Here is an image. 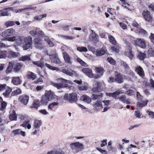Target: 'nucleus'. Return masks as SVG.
<instances>
[{
  "label": "nucleus",
  "mask_w": 154,
  "mask_h": 154,
  "mask_svg": "<svg viewBox=\"0 0 154 154\" xmlns=\"http://www.w3.org/2000/svg\"><path fill=\"white\" fill-rule=\"evenodd\" d=\"M75 61L79 63L82 66L84 65L85 64V63L79 57H77V58H75Z\"/></svg>",
  "instance_id": "5fc2aeb1"
},
{
  "label": "nucleus",
  "mask_w": 154,
  "mask_h": 154,
  "mask_svg": "<svg viewBox=\"0 0 154 154\" xmlns=\"http://www.w3.org/2000/svg\"><path fill=\"white\" fill-rule=\"evenodd\" d=\"M7 105V103L5 101L2 102L1 104V107H0V110L4 111Z\"/></svg>",
  "instance_id": "49530a36"
},
{
  "label": "nucleus",
  "mask_w": 154,
  "mask_h": 154,
  "mask_svg": "<svg viewBox=\"0 0 154 154\" xmlns=\"http://www.w3.org/2000/svg\"><path fill=\"white\" fill-rule=\"evenodd\" d=\"M136 71L140 76L142 78L144 77V72L141 67L139 66L138 67H137L136 68Z\"/></svg>",
  "instance_id": "a878e982"
},
{
  "label": "nucleus",
  "mask_w": 154,
  "mask_h": 154,
  "mask_svg": "<svg viewBox=\"0 0 154 154\" xmlns=\"http://www.w3.org/2000/svg\"><path fill=\"white\" fill-rule=\"evenodd\" d=\"M137 57L140 60H143L146 57V54L144 53L139 52L137 56Z\"/></svg>",
  "instance_id": "37998d69"
},
{
  "label": "nucleus",
  "mask_w": 154,
  "mask_h": 154,
  "mask_svg": "<svg viewBox=\"0 0 154 154\" xmlns=\"http://www.w3.org/2000/svg\"><path fill=\"white\" fill-rule=\"evenodd\" d=\"M137 32L140 34L145 35L147 33V32L144 29L138 28L137 29Z\"/></svg>",
  "instance_id": "de8ad7c7"
},
{
  "label": "nucleus",
  "mask_w": 154,
  "mask_h": 154,
  "mask_svg": "<svg viewBox=\"0 0 154 154\" xmlns=\"http://www.w3.org/2000/svg\"><path fill=\"white\" fill-rule=\"evenodd\" d=\"M21 93V90L19 88H17L15 90H14L12 92L11 95L12 96H14L20 94Z\"/></svg>",
  "instance_id": "c03bdc74"
},
{
  "label": "nucleus",
  "mask_w": 154,
  "mask_h": 154,
  "mask_svg": "<svg viewBox=\"0 0 154 154\" xmlns=\"http://www.w3.org/2000/svg\"><path fill=\"white\" fill-rule=\"evenodd\" d=\"M25 77L26 79L29 80H33L36 78V75L33 72L28 71L27 72Z\"/></svg>",
  "instance_id": "f3484780"
},
{
  "label": "nucleus",
  "mask_w": 154,
  "mask_h": 154,
  "mask_svg": "<svg viewBox=\"0 0 154 154\" xmlns=\"http://www.w3.org/2000/svg\"><path fill=\"white\" fill-rule=\"evenodd\" d=\"M70 147L75 153L81 151L84 149L83 145L79 142L72 143L70 145Z\"/></svg>",
  "instance_id": "39448f33"
},
{
  "label": "nucleus",
  "mask_w": 154,
  "mask_h": 154,
  "mask_svg": "<svg viewBox=\"0 0 154 154\" xmlns=\"http://www.w3.org/2000/svg\"><path fill=\"white\" fill-rule=\"evenodd\" d=\"M61 72L71 76H73L76 74V72L75 71L71 69L69 70L68 69H63L61 70Z\"/></svg>",
  "instance_id": "2eb2a0df"
},
{
  "label": "nucleus",
  "mask_w": 154,
  "mask_h": 154,
  "mask_svg": "<svg viewBox=\"0 0 154 154\" xmlns=\"http://www.w3.org/2000/svg\"><path fill=\"white\" fill-rule=\"evenodd\" d=\"M12 133L14 135H25V132L22 131L20 129L14 130Z\"/></svg>",
  "instance_id": "58836bf2"
},
{
  "label": "nucleus",
  "mask_w": 154,
  "mask_h": 154,
  "mask_svg": "<svg viewBox=\"0 0 154 154\" xmlns=\"http://www.w3.org/2000/svg\"><path fill=\"white\" fill-rule=\"evenodd\" d=\"M121 93L120 91H118L112 93H109L108 94V95L109 97H112L115 99H118L119 97L117 96L119 95Z\"/></svg>",
  "instance_id": "5701e85b"
},
{
  "label": "nucleus",
  "mask_w": 154,
  "mask_h": 154,
  "mask_svg": "<svg viewBox=\"0 0 154 154\" xmlns=\"http://www.w3.org/2000/svg\"><path fill=\"white\" fill-rule=\"evenodd\" d=\"M142 15L143 18L146 21L151 22L152 20V16L149 11L144 10L142 12Z\"/></svg>",
  "instance_id": "6e6552de"
},
{
  "label": "nucleus",
  "mask_w": 154,
  "mask_h": 154,
  "mask_svg": "<svg viewBox=\"0 0 154 154\" xmlns=\"http://www.w3.org/2000/svg\"><path fill=\"white\" fill-rule=\"evenodd\" d=\"M22 66L23 65L20 63H16L13 67L14 71L16 72H19Z\"/></svg>",
  "instance_id": "cd10ccee"
},
{
  "label": "nucleus",
  "mask_w": 154,
  "mask_h": 154,
  "mask_svg": "<svg viewBox=\"0 0 154 154\" xmlns=\"http://www.w3.org/2000/svg\"><path fill=\"white\" fill-rule=\"evenodd\" d=\"M43 43H40L35 46V47L37 49H42L44 47V46L43 45Z\"/></svg>",
  "instance_id": "13d9d810"
},
{
  "label": "nucleus",
  "mask_w": 154,
  "mask_h": 154,
  "mask_svg": "<svg viewBox=\"0 0 154 154\" xmlns=\"http://www.w3.org/2000/svg\"><path fill=\"white\" fill-rule=\"evenodd\" d=\"M136 97L138 100H142L143 98L142 96L139 92H137L136 94Z\"/></svg>",
  "instance_id": "4d7b16f0"
},
{
  "label": "nucleus",
  "mask_w": 154,
  "mask_h": 154,
  "mask_svg": "<svg viewBox=\"0 0 154 154\" xmlns=\"http://www.w3.org/2000/svg\"><path fill=\"white\" fill-rule=\"evenodd\" d=\"M45 95L48 97L49 100H52L55 98L54 97L55 96L54 94L53 91L51 90L49 91H46Z\"/></svg>",
  "instance_id": "6ab92c4d"
},
{
  "label": "nucleus",
  "mask_w": 154,
  "mask_h": 154,
  "mask_svg": "<svg viewBox=\"0 0 154 154\" xmlns=\"http://www.w3.org/2000/svg\"><path fill=\"white\" fill-rule=\"evenodd\" d=\"M121 65L124 67L125 72L128 73V74L132 77L134 76V73L131 70L129 67L125 62L122 61L121 62Z\"/></svg>",
  "instance_id": "1a4fd4ad"
},
{
  "label": "nucleus",
  "mask_w": 154,
  "mask_h": 154,
  "mask_svg": "<svg viewBox=\"0 0 154 154\" xmlns=\"http://www.w3.org/2000/svg\"><path fill=\"white\" fill-rule=\"evenodd\" d=\"M11 82L14 85H17L20 84L21 81L19 77H14L12 79Z\"/></svg>",
  "instance_id": "393cba45"
},
{
  "label": "nucleus",
  "mask_w": 154,
  "mask_h": 154,
  "mask_svg": "<svg viewBox=\"0 0 154 154\" xmlns=\"http://www.w3.org/2000/svg\"><path fill=\"white\" fill-rule=\"evenodd\" d=\"M40 102L39 100H35L34 101L31 108L37 109L40 106Z\"/></svg>",
  "instance_id": "473e14b6"
},
{
  "label": "nucleus",
  "mask_w": 154,
  "mask_h": 154,
  "mask_svg": "<svg viewBox=\"0 0 154 154\" xmlns=\"http://www.w3.org/2000/svg\"><path fill=\"white\" fill-rule=\"evenodd\" d=\"M8 15V14L7 11H3L2 10L0 11V17Z\"/></svg>",
  "instance_id": "052dcab7"
},
{
  "label": "nucleus",
  "mask_w": 154,
  "mask_h": 154,
  "mask_svg": "<svg viewBox=\"0 0 154 154\" xmlns=\"http://www.w3.org/2000/svg\"><path fill=\"white\" fill-rule=\"evenodd\" d=\"M33 42L34 46L40 43H43V41L42 39L38 37L34 38Z\"/></svg>",
  "instance_id": "a19ab883"
},
{
  "label": "nucleus",
  "mask_w": 154,
  "mask_h": 154,
  "mask_svg": "<svg viewBox=\"0 0 154 154\" xmlns=\"http://www.w3.org/2000/svg\"><path fill=\"white\" fill-rule=\"evenodd\" d=\"M44 76L43 75H41L39 78L37 79V80L34 82L35 83H37L40 82H42V78H43Z\"/></svg>",
  "instance_id": "69168bd1"
},
{
  "label": "nucleus",
  "mask_w": 154,
  "mask_h": 154,
  "mask_svg": "<svg viewBox=\"0 0 154 154\" xmlns=\"http://www.w3.org/2000/svg\"><path fill=\"white\" fill-rule=\"evenodd\" d=\"M149 38L151 41L154 44V34L151 33V35L149 36Z\"/></svg>",
  "instance_id": "774afa93"
},
{
  "label": "nucleus",
  "mask_w": 154,
  "mask_h": 154,
  "mask_svg": "<svg viewBox=\"0 0 154 154\" xmlns=\"http://www.w3.org/2000/svg\"><path fill=\"white\" fill-rule=\"evenodd\" d=\"M15 24L17 25H19L20 24V23L19 21H16L14 22L13 21H7L5 22V26L8 27L9 26H11L14 25Z\"/></svg>",
  "instance_id": "4be33fe9"
},
{
  "label": "nucleus",
  "mask_w": 154,
  "mask_h": 154,
  "mask_svg": "<svg viewBox=\"0 0 154 154\" xmlns=\"http://www.w3.org/2000/svg\"><path fill=\"white\" fill-rule=\"evenodd\" d=\"M19 60L23 62L29 61L31 60L30 57V55H29L22 56L20 58Z\"/></svg>",
  "instance_id": "2f4dec72"
},
{
  "label": "nucleus",
  "mask_w": 154,
  "mask_h": 154,
  "mask_svg": "<svg viewBox=\"0 0 154 154\" xmlns=\"http://www.w3.org/2000/svg\"><path fill=\"white\" fill-rule=\"evenodd\" d=\"M115 82L118 84H121L124 82L123 75L120 72H115Z\"/></svg>",
  "instance_id": "9b49d317"
},
{
  "label": "nucleus",
  "mask_w": 154,
  "mask_h": 154,
  "mask_svg": "<svg viewBox=\"0 0 154 154\" xmlns=\"http://www.w3.org/2000/svg\"><path fill=\"white\" fill-rule=\"evenodd\" d=\"M57 80L58 83H56L53 82H52L51 83L52 85L56 87L58 89L63 88L67 87L68 85L66 83H70L71 82L70 80H66L62 78L58 79Z\"/></svg>",
  "instance_id": "7ed1b4c3"
},
{
  "label": "nucleus",
  "mask_w": 154,
  "mask_h": 154,
  "mask_svg": "<svg viewBox=\"0 0 154 154\" xmlns=\"http://www.w3.org/2000/svg\"><path fill=\"white\" fill-rule=\"evenodd\" d=\"M63 99L70 103H75L78 100L77 95L75 93H72L69 94L65 93L63 97Z\"/></svg>",
  "instance_id": "20e7f679"
},
{
  "label": "nucleus",
  "mask_w": 154,
  "mask_h": 154,
  "mask_svg": "<svg viewBox=\"0 0 154 154\" xmlns=\"http://www.w3.org/2000/svg\"><path fill=\"white\" fill-rule=\"evenodd\" d=\"M108 38L110 42L114 45H116V42L114 38L111 35H109L108 36Z\"/></svg>",
  "instance_id": "79ce46f5"
},
{
  "label": "nucleus",
  "mask_w": 154,
  "mask_h": 154,
  "mask_svg": "<svg viewBox=\"0 0 154 154\" xmlns=\"http://www.w3.org/2000/svg\"><path fill=\"white\" fill-rule=\"evenodd\" d=\"M134 115L137 118L140 119L141 118V114L140 112L138 110L135 111Z\"/></svg>",
  "instance_id": "6e6d98bb"
},
{
  "label": "nucleus",
  "mask_w": 154,
  "mask_h": 154,
  "mask_svg": "<svg viewBox=\"0 0 154 154\" xmlns=\"http://www.w3.org/2000/svg\"><path fill=\"white\" fill-rule=\"evenodd\" d=\"M63 58L65 62L69 65H71L72 62L71 61L70 57L67 53L63 51L62 53Z\"/></svg>",
  "instance_id": "ddd939ff"
},
{
  "label": "nucleus",
  "mask_w": 154,
  "mask_h": 154,
  "mask_svg": "<svg viewBox=\"0 0 154 154\" xmlns=\"http://www.w3.org/2000/svg\"><path fill=\"white\" fill-rule=\"evenodd\" d=\"M9 118L11 121H16L17 119V115L14 110L10 112Z\"/></svg>",
  "instance_id": "aec40b11"
},
{
  "label": "nucleus",
  "mask_w": 154,
  "mask_h": 154,
  "mask_svg": "<svg viewBox=\"0 0 154 154\" xmlns=\"http://www.w3.org/2000/svg\"><path fill=\"white\" fill-rule=\"evenodd\" d=\"M125 94L129 96L134 95V91L131 89L128 90L125 92Z\"/></svg>",
  "instance_id": "3c124183"
},
{
  "label": "nucleus",
  "mask_w": 154,
  "mask_h": 154,
  "mask_svg": "<svg viewBox=\"0 0 154 154\" xmlns=\"http://www.w3.org/2000/svg\"><path fill=\"white\" fill-rule=\"evenodd\" d=\"M78 51L80 52H86L88 51L87 48L85 47H78L77 48Z\"/></svg>",
  "instance_id": "864d4df0"
},
{
  "label": "nucleus",
  "mask_w": 154,
  "mask_h": 154,
  "mask_svg": "<svg viewBox=\"0 0 154 154\" xmlns=\"http://www.w3.org/2000/svg\"><path fill=\"white\" fill-rule=\"evenodd\" d=\"M82 71L89 78H92L94 77V74L91 69L84 68L82 69Z\"/></svg>",
  "instance_id": "f8f14e48"
},
{
  "label": "nucleus",
  "mask_w": 154,
  "mask_h": 154,
  "mask_svg": "<svg viewBox=\"0 0 154 154\" xmlns=\"http://www.w3.org/2000/svg\"><path fill=\"white\" fill-rule=\"evenodd\" d=\"M33 63L38 67H42L44 66L43 63L40 61H33Z\"/></svg>",
  "instance_id": "09e8293b"
},
{
  "label": "nucleus",
  "mask_w": 154,
  "mask_h": 154,
  "mask_svg": "<svg viewBox=\"0 0 154 154\" xmlns=\"http://www.w3.org/2000/svg\"><path fill=\"white\" fill-rule=\"evenodd\" d=\"M29 122L30 121L29 119L25 120L23 122V123L21 125L24 128L27 127L28 129H30L31 128V125L29 124Z\"/></svg>",
  "instance_id": "72a5a7b5"
},
{
  "label": "nucleus",
  "mask_w": 154,
  "mask_h": 154,
  "mask_svg": "<svg viewBox=\"0 0 154 154\" xmlns=\"http://www.w3.org/2000/svg\"><path fill=\"white\" fill-rule=\"evenodd\" d=\"M78 88L80 91H86L88 89V87L85 86H78Z\"/></svg>",
  "instance_id": "680f3d73"
},
{
  "label": "nucleus",
  "mask_w": 154,
  "mask_h": 154,
  "mask_svg": "<svg viewBox=\"0 0 154 154\" xmlns=\"http://www.w3.org/2000/svg\"><path fill=\"white\" fill-rule=\"evenodd\" d=\"M7 52L6 51H3L1 52L0 54V58H4L6 56Z\"/></svg>",
  "instance_id": "e2e57ef3"
},
{
  "label": "nucleus",
  "mask_w": 154,
  "mask_h": 154,
  "mask_svg": "<svg viewBox=\"0 0 154 154\" xmlns=\"http://www.w3.org/2000/svg\"><path fill=\"white\" fill-rule=\"evenodd\" d=\"M42 124V121L40 120H35L34 121L33 126L34 128L38 129L41 125Z\"/></svg>",
  "instance_id": "7c9ffc66"
},
{
  "label": "nucleus",
  "mask_w": 154,
  "mask_h": 154,
  "mask_svg": "<svg viewBox=\"0 0 154 154\" xmlns=\"http://www.w3.org/2000/svg\"><path fill=\"white\" fill-rule=\"evenodd\" d=\"M45 65L46 67L52 70H56L58 71L60 70L59 68L58 67L51 66L50 64L47 63H45Z\"/></svg>",
  "instance_id": "ea45409f"
},
{
  "label": "nucleus",
  "mask_w": 154,
  "mask_h": 154,
  "mask_svg": "<svg viewBox=\"0 0 154 154\" xmlns=\"http://www.w3.org/2000/svg\"><path fill=\"white\" fill-rule=\"evenodd\" d=\"M102 83L100 82H97L95 84V86L91 90V93L92 95V98L96 100L100 99L102 97L103 94L100 93V88Z\"/></svg>",
  "instance_id": "f03ea898"
},
{
  "label": "nucleus",
  "mask_w": 154,
  "mask_h": 154,
  "mask_svg": "<svg viewBox=\"0 0 154 154\" xmlns=\"http://www.w3.org/2000/svg\"><path fill=\"white\" fill-rule=\"evenodd\" d=\"M24 44L23 46L24 50H27L31 46L32 43V38L31 36L26 37L24 39Z\"/></svg>",
  "instance_id": "0eeeda50"
},
{
  "label": "nucleus",
  "mask_w": 154,
  "mask_h": 154,
  "mask_svg": "<svg viewBox=\"0 0 154 154\" xmlns=\"http://www.w3.org/2000/svg\"><path fill=\"white\" fill-rule=\"evenodd\" d=\"M62 37L66 39L71 40L74 38V37L71 36L63 35Z\"/></svg>",
  "instance_id": "0e129e2a"
},
{
  "label": "nucleus",
  "mask_w": 154,
  "mask_h": 154,
  "mask_svg": "<svg viewBox=\"0 0 154 154\" xmlns=\"http://www.w3.org/2000/svg\"><path fill=\"white\" fill-rule=\"evenodd\" d=\"M134 44L142 48H145L146 46V44L143 40L137 39L135 41Z\"/></svg>",
  "instance_id": "4468645a"
},
{
  "label": "nucleus",
  "mask_w": 154,
  "mask_h": 154,
  "mask_svg": "<svg viewBox=\"0 0 154 154\" xmlns=\"http://www.w3.org/2000/svg\"><path fill=\"white\" fill-rule=\"evenodd\" d=\"M103 104L102 102L100 100H97L96 103L93 105L94 107L97 109H98L99 108H103Z\"/></svg>",
  "instance_id": "c85d7f7f"
},
{
  "label": "nucleus",
  "mask_w": 154,
  "mask_h": 154,
  "mask_svg": "<svg viewBox=\"0 0 154 154\" xmlns=\"http://www.w3.org/2000/svg\"><path fill=\"white\" fill-rule=\"evenodd\" d=\"M94 70L96 73L98 74L100 76H102L105 71L103 68L101 66L95 67Z\"/></svg>",
  "instance_id": "412c9836"
},
{
  "label": "nucleus",
  "mask_w": 154,
  "mask_h": 154,
  "mask_svg": "<svg viewBox=\"0 0 154 154\" xmlns=\"http://www.w3.org/2000/svg\"><path fill=\"white\" fill-rule=\"evenodd\" d=\"M51 60L53 63L56 64H60L61 63V61L59 59L57 54L54 55Z\"/></svg>",
  "instance_id": "c9c22d12"
},
{
  "label": "nucleus",
  "mask_w": 154,
  "mask_h": 154,
  "mask_svg": "<svg viewBox=\"0 0 154 154\" xmlns=\"http://www.w3.org/2000/svg\"><path fill=\"white\" fill-rule=\"evenodd\" d=\"M127 45L128 46L129 52L126 51L125 53V55L128 57L130 60H131L134 57V52L132 51V47L131 44L129 42L127 43Z\"/></svg>",
  "instance_id": "9d476101"
},
{
  "label": "nucleus",
  "mask_w": 154,
  "mask_h": 154,
  "mask_svg": "<svg viewBox=\"0 0 154 154\" xmlns=\"http://www.w3.org/2000/svg\"><path fill=\"white\" fill-rule=\"evenodd\" d=\"M148 53L151 56L154 57V47L150 48H149Z\"/></svg>",
  "instance_id": "603ef678"
},
{
  "label": "nucleus",
  "mask_w": 154,
  "mask_h": 154,
  "mask_svg": "<svg viewBox=\"0 0 154 154\" xmlns=\"http://www.w3.org/2000/svg\"><path fill=\"white\" fill-rule=\"evenodd\" d=\"M118 99L120 101L126 104H130L131 103L130 99L127 98L126 96L125 95H121L119 97Z\"/></svg>",
  "instance_id": "dca6fc26"
},
{
  "label": "nucleus",
  "mask_w": 154,
  "mask_h": 154,
  "mask_svg": "<svg viewBox=\"0 0 154 154\" xmlns=\"http://www.w3.org/2000/svg\"><path fill=\"white\" fill-rule=\"evenodd\" d=\"M149 101L148 100H141L140 101H138L136 104L137 106L138 107L142 108L147 105Z\"/></svg>",
  "instance_id": "a211bd4d"
},
{
  "label": "nucleus",
  "mask_w": 154,
  "mask_h": 154,
  "mask_svg": "<svg viewBox=\"0 0 154 154\" xmlns=\"http://www.w3.org/2000/svg\"><path fill=\"white\" fill-rule=\"evenodd\" d=\"M29 100V96L26 94L20 95L19 97L18 101L23 105L26 106L28 104Z\"/></svg>",
  "instance_id": "423d86ee"
},
{
  "label": "nucleus",
  "mask_w": 154,
  "mask_h": 154,
  "mask_svg": "<svg viewBox=\"0 0 154 154\" xmlns=\"http://www.w3.org/2000/svg\"><path fill=\"white\" fill-rule=\"evenodd\" d=\"M12 91L11 88L8 86H7L5 92L3 93V95L5 97H8Z\"/></svg>",
  "instance_id": "f704fd0d"
},
{
  "label": "nucleus",
  "mask_w": 154,
  "mask_h": 154,
  "mask_svg": "<svg viewBox=\"0 0 154 154\" xmlns=\"http://www.w3.org/2000/svg\"><path fill=\"white\" fill-rule=\"evenodd\" d=\"M14 63L13 62H10L9 63L8 66L5 71V73L8 74L11 73L13 68Z\"/></svg>",
  "instance_id": "b1692460"
},
{
  "label": "nucleus",
  "mask_w": 154,
  "mask_h": 154,
  "mask_svg": "<svg viewBox=\"0 0 154 154\" xmlns=\"http://www.w3.org/2000/svg\"><path fill=\"white\" fill-rule=\"evenodd\" d=\"M121 27L123 29H127V26L126 25L123 23L120 22L119 23Z\"/></svg>",
  "instance_id": "338daca9"
},
{
  "label": "nucleus",
  "mask_w": 154,
  "mask_h": 154,
  "mask_svg": "<svg viewBox=\"0 0 154 154\" xmlns=\"http://www.w3.org/2000/svg\"><path fill=\"white\" fill-rule=\"evenodd\" d=\"M15 34V30L13 28H11L5 30L2 32L1 35L4 37L3 40L10 42L15 41L19 44L22 43L23 38V37H17L15 36L10 37L13 36Z\"/></svg>",
  "instance_id": "f257e3e1"
},
{
  "label": "nucleus",
  "mask_w": 154,
  "mask_h": 154,
  "mask_svg": "<svg viewBox=\"0 0 154 154\" xmlns=\"http://www.w3.org/2000/svg\"><path fill=\"white\" fill-rule=\"evenodd\" d=\"M106 51V49L103 48H102L100 50H97L96 51V55L97 56L103 55L105 53Z\"/></svg>",
  "instance_id": "bb28decb"
},
{
  "label": "nucleus",
  "mask_w": 154,
  "mask_h": 154,
  "mask_svg": "<svg viewBox=\"0 0 154 154\" xmlns=\"http://www.w3.org/2000/svg\"><path fill=\"white\" fill-rule=\"evenodd\" d=\"M59 103L57 101V102H54L50 104L48 106V109L51 110L53 109L55 107L58 105Z\"/></svg>",
  "instance_id": "e433bc0d"
},
{
  "label": "nucleus",
  "mask_w": 154,
  "mask_h": 154,
  "mask_svg": "<svg viewBox=\"0 0 154 154\" xmlns=\"http://www.w3.org/2000/svg\"><path fill=\"white\" fill-rule=\"evenodd\" d=\"M115 45L112 47L111 49L113 51H115L117 53H118L119 50V47L118 45Z\"/></svg>",
  "instance_id": "8fccbe9b"
},
{
  "label": "nucleus",
  "mask_w": 154,
  "mask_h": 154,
  "mask_svg": "<svg viewBox=\"0 0 154 154\" xmlns=\"http://www.w3.org/2000/svg\"><path fill=\"white\" fill-rule=\"evenodd\" d=\"M19 118L21 120H26V119H29L28 116L26 115H19Z\"/></svg>",
  "instance_id": "bf43d9fd"
},
{
  "label": "nucleus",
  "mask_w": 154,
  "mask_h": 154,
  "mask_svg": "<svg viewBox=\"0 0 154 154\" xmlns=\"http://www.w3.org/2000/svg\"><path fill=\"white\" fill-rule=\"evenodd\" d=\"M81 98L83 101L88 103H89L91 102V98L86 95H83Z\"/></svg>",
  "instance_id": "c756f323"
},
{
  "label": "nucleus",
  "mask_w": 154,
  "mask_h": 154,
  "mask_svg": "<svg viewBox=\"0 0 154 154\" xmlns=\"http://www.w3.org/2000/svg\"><path fill=\"white\" fill-rule=\"evenodd\" d=\"M108 61L112 65L116 64V61L111 57H108L107 58Z\"/></svg>",
  "instance_id": "a18cd8bd"
},
{
  "label": "nucleus",
  "mask_w": 154,
  "mask_h": 154,
  "mask_svg": "<svg viewBox=\"0 0 154 154\" xmlns=\"http://www.w3.org/2000/svg\"><path fill=\"white\" fill-rule=\"evenodd\" d=\"M49 100L48 99V97H47L45 95L42 96L41 100V102L42 104L46 105Z\"/></svg>",
  "instance_id": "4c0bfd02"
}]
</instances>
